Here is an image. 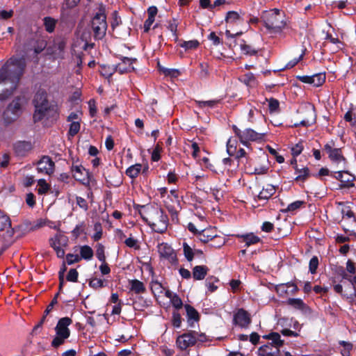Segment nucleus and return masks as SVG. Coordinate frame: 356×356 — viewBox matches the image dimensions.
I'll return each instance as SVG.
<instances>
[{"label": "nucleus", "instance_id": "58", "mask_svg": "<svg viewBox=\"0 0 356 356\" xmlns=\"http://www.w3.org/2000/svg\"><path fill=\"white\" fill-rule=\"evenodd\" d=\"M115 71V67H110L104 66L102 69L101 74L105 77L111 76L113 72Z\"/></svg>", "mask_w": 356, "mask_h": 356}, {"label": "nucleus", "instance_id": "39", "mask_svg": "<svg viewBox=\"0 0 356 356\" xmlns=\"http://www.w3.org/2000/svg\"><path fill=\"white\" fill-rule=\"evenodd\" d=\"M296 173L298 174V175L296 178V180L304 181L309 176V170L307 168H303L299 169L296 167Z\"/></svg>", "mask_w": 356, "mask_h": 356}, {"label": "nucleus", "instance_id": "21", "mask_svg": "<svg viewBox=\"0 0 356 356\" xmlns=\"http://www.w3.org/2000/svg\"><path fill=\"white\" fill-rule=\"evenodd\" d=\"M216 237V232L212 229H206L197 232V238L202 243H208Z\"/></svg>", "mask_w": 356, "mask_h": 356}, {"label": "nucleus", "instance_id": "29", "mask_svg": "<svg viewBox=\"0 0 356 356\" xmlns=\"http://www.w3.org/2000/svg\"><path fill=\"white\" fill-rule=\"evenodd\" d=\"M307 108L309 112V118H307L300 122V124L303 126H309L312 124L315 120V109L314 107L310 104L307 106Z\"/></svg>", "mask_w": 356, "mask_h": 356}, {"label": "nucleus", "instance_id": "16", "mask_svg": "<svg viewBox=\"0 0 356 356\" xmlns=\"http://www.w3.org/2000/svg\"><path fill=\"white\" fill-rule=\"evenodd\" d=\"M72 175L77 181L84 182L88 180V172L81 165L73 164L72 166Z\"/></svg>", "mask_w": 356, "mask_h": 356}, {"label": "nucleus", "instance_id": "36", "mask_svg": "<svg viewBox=\"0 0 356 356\" xmlns=\"http://www.w3.org/2000/svg\"><path fill=\"white\" fill-rule=\"evenodd\" d=\"M287 303L295 309L303 310L305 308V303L300 298H289Z\"/></svg>", "mask_w": 356, "mask_h": 356}, {"label": "nucleus", "instance_id": "47", "mask_svg": "<svg viewBox=\"0 0 356 356\" xmlns=\"http://www.w3.org/2000/svg\"><path fill=\"white\" fill-rule=\"evenodd\" d=\"M339 344L343 346V348L341 350V355H349L350 352L353 349V344L344 341H340Z\"/></svg>", "mask_w": 356, "mask_h": 356}, {"label": "nucleus", "instance_id": "43", "mask_svg": "<svg viewBox=\"0 0 356 356\" xmlns=\"http://www.w3.org/2000/svg\"><path fill=\"white\" fill-rule=\"evenodd\" d=\"M38 191L39 194H44L49 189V185L43 179H39L38 182Z\"/></svg>", "mask_w": 356, "mask_h": 356}, {"label": "nucleus", "instance_id": "57", "mask_svg": "<svg viewBox=\"0 0 356 356\" xmlns=\"http://www.w3.org/2000/svg\"><path fill=\"white\" fill-rule=\"evenodd\" d=\"M218 101L216 100H209V101H198L197 104L200 108H204L206 106L213 108L216 104Z\"/></svg>", "mask_w": 356, "mask_h": 356}, {"label": "nucleus", "instance_id": "34", "mask_svg": "<svg viewBox=\"0 0 356 356\" xmlns=\"http://www.w3.org/2000/svg\"><path fill=\"white\" fill-rule=\"evenodd\" d=\"M142 165L140 164H135L127 168L126 175L131 178H136L141 170Z\"/></svg>", "mask_w": 356, "mask_h": 356}, {"label": "nucleus", "instance_id": "30", "mask_svg": "<svg viewBox=\"0 0 356 356\" xmlns=\"http://www.w3.org/2000/svg\"><path fill=\"white\" fill-rule=\"evenodd\" d=\"M131 285V290L136 293H140L145 291V287L143 283L138 280H133L129 281Z\"/></svg>", "mask_w": 356, "mask_h": 356}, {"label": "nucleus", "instance_id": "14", "mask_svg": "<svg viewBox=\"0 0 356 356\" xmlns=\"http://www.w3.org/2000/svg\"><path fill=\"white\" fill-rule=\"evenodd\" d=\"M324 150L328 154L330 159L332 162L339 163L345 161L344 157L341 154V149L334 147V144H326L324 146Z\"/></svg>", "mask_w": 356, "mask_h": 356}, {"label": "nucleus", "instance_id": "63", "mask_svg": "<svg viewBox=\"0 0 356 356\" xmlns=\"http://www.w3.org/2000/svg\"><path fill=\"white\" fill-rule=\"evenodd\" d=\"M303 54L304 53H302L298 58H294L289 61L285 66V68L290 69L297 65V63L302 58Z\"/></svg>", "mask_w": 356, "mask_h": 356}, {"label": "nucleus", "instance_id": "7", "mask_svg": "<svg viewBox=\"0 0 356 356\" xmlns=\"http://www.w3.org/2000/svg\"><path fill=\"white\" fill-rule=\"evenodd\" d=\"M23 99L22 97H16L8 106L3 113V120L5 124H9L15 122L22 113V106Z\"/></svg>", "mask_w": 356, "mask_h": 356}, {"label": "nucleus", "instance_id": "48", "mask_svg": "<svg viewBox=\"0 0 356 356\" xmlns=\"http://www.w3.org/2000/svg\"><path fill=\"white\" fill-rule=\"evenodd\" d=\"M199 45V42L197 40H190V41H186V42H184L181 46L184 48H185L186 49H195L198 47Z\"/></svg>", "mask_w": 356, "mask_h": 356}, {"label": "nucleus", "instance_id": "54", "mask_svg": "<svg viewBox=\"0 0 356 356\" xmlns=\"http://www.w3.org/2000/svg\"><path fill=\"white\" fill-rule=\"evenodd\" d=\"M79 273L76 269H70L67 275V280L70 282H75L77 281Z\"/></svg>", "mask_w": 356, "mask_h": 356}, {"label": "nucleus", "instance_id": "3", "mask_svg": "<svg viewBox=\"0 0 356 356\" xmlns=\"http://www.w3.org/2000/svg\"><path fill=\"white\" fill-rule=\"evenodd\" d=\"M143 219L147 222L151 228L156 232L163 233L168 227V217L163 211L158 208L147 209L143 213Z\"/></svg>", "mask_w": 356, "mask_h": 356}, {"label": "nucleus", "instance_id": "50", "mask_svg": "<svg viewBox=\"0 0 356 356\" xmlns=\"http://www.w3.org/2000/svg\"><path fill=\"white\" fill-rule=\"evenodd\" d=\"M318 266V259L317 257H313L309 261V271L311 273L314 274Z\"/></svg>", "mask_w": 356, "mask_h": 356}, {"label": "nucleus", "instance_id": "44", "mask_svg": "<svg viewBox=\"0 0 356 356\" xmlns=\"http://www.w3.org/2000/svg\"><path fill=\"white\" fill-rule=\"evenodd\" d=\"M96 257L102 262H104L106 261L104 246L102 243H98L97 245Z\"/></svg>", "mask_w": 356, "mask_h": 356}, {"label": "nucleus", "instance_id": "17", "mask_svg": "<svg viewBox=\"0 0 356 356\" xmlns=\"http://www.w3.org/2000/svg\"><path fill=\"white\" fill-rule=\"evenodd\" d=\"M136 61V59H131L129 58L124 57L122 59L121 62L115 66V71L120 74H124L134 70L133 63Z\"/></svg>", "mask_w": 356, "mask_h": 356}, {"label": "nucleus", "instance_id": "33", "mask_svg": "<svg viewBox=\"0 0 356 356\" xmlns=\"http://www.w3.org/2000/svg\"><path fill=\"white\" fill-rule=\"evenodd\" d=\"M43 22L45 30L49 33H52L54 31L57 21L51 17H45Z\"/></svg>", "mask_w": 356, "mask_h": 356}, {"label": "nucleus", "instance_id": "62", "mask_svg": "<svg viewBox=\"0 0 356 356\" xmlns=\"http://www.w3.org/2000/svg\"><path fill=\"white\" fill-rule=\"evenodd\" d=\"M269 110L270 112L275 111L279 107V102L275 99H270L268 102Z\"/></svg>", "mask_w": 356, "mask_h": 356}, {"label": "nucleus", "instance_id": "51", "mask_svg": "<svg viewBox=\"0 0 356 356\" xmlns=\"http://www.w3.org/2000/svg\"><path fill=\"white\" fill-rule=\"evenodd\" d=\"M172 323L174 327H179L181 324V315L177 312L172 313Z\"/></svg>", "mask_w": 356, "mask_h": 356}, {"label": "nucleus", "instance_id": "20", "mask_svg": "<svg viewBox=\"0 0 356 356\" xmlns=\"http://www.w3.org/2000/svg\"><path fill=\"white\" fill-rule=\"evenodd\" d=\"M235 323L241 326H247L250 323L248 314L243 309H239L234 316Z\"/></svg>", "mask_w": 356, "mask_h": 356}, {"label": "nucleus", "instance_id": "1", "mask_svg": "<svg viewBox=\"0 0 356 356\" xmlns=\"http://www.w3.org/2000/svg\"><path fill=\"white\" fill-rule=\"evenodd\" d=\"M24 63L22 59L11 58L0 69V100L10 96L16 88L23 74Z\"/></svg>", "mask_w": 356, "mask_h": 356}, {"label": "nucleus", "instance_id": "35", "mask_svg": "<svg viewBox=\"0 0 356 356\" xmlns=\"http://www.w3.org/2000/svg\"><path fill=\"white\" fill-rule=\"evenodd\" d=\"M304 204L303 201L297 200L295 201L286 206V208H284L282 209V212L286 213V212H293L296 211L297 209H300V207Z\"/></svg>", "mask_w": 356, "mask_h": 356}, {"label": "nucleus", "instance_id": "6", "mask_svg": "<svg viewBox=\"0 0 356 356\" xmlns=\"http://www.w3.org/2000/svg\"><path fill=\"white\" fill-rule=\"evenodd\" d=\"M232 129L240 142L246 146L249 151L251 150L250 141H261L264 137V134L256 132L252 129H245L241 131L236 125H233Z\"/></svg>", "mask_w": 356, "mask_h": 356}, {"label": "nucleus", "instance_id": "49", "mask_svg": "<svg viewBox=\"0 0 356 356\" xmlns=\"http://www.w3.org/2000/svg\"><path fill=\"white\" fill-rule=\"evenodd\" d=\"M80 130V124L79 122H72L70 124L69 134L72 136H75Z\"/></svg>", "mask_w": 356, "mask_h": 356}, {"label": "nucleus", "instance_id": "52", "mask_svg": "<svg viewBox=\"0 0 356 356\" xmlns=\"http://www.w3.org/2000/svg\"><path fill=\"white\" fill-rule=\"evenodd\" d=\"M81 260V257L78 254H67L66 255V262L68 265L77 263Z\"/></svg>", "mask_w": 356, "mask_h": 356}, {"label": "nucleus", "instance_id": "40", "mask_svg": "<svg viewBox=\"0 0 356 356\" xmlns=\"http://www.w3.org/2000/svg\"><path fill=\"white\" fill-rule=\"evenodd\" d=\"M236 158L237 159H241L243 158L246 159V164L252 165V159L248 156L249 152L243 148H240L236 152Z\"/></svg>", "mask_w": 356, "mask_h": 356}, {"label": "nucleus", "instance_id": "60", "mask_svg": "<svg viewBox=\"0 0 356 356\" xmlns=\"http://www.w3.org/2000/svg\"><path fill=\"white\" fill-rule=\"evenodd\" d=\"M208 38L216 46L219 45L222 42L221 39L218 36H217L214 32H211L209 35Z\"/></svg>", "mask_w": 356, "mask_h": 356}, {"label": "nucleus", "instance_id": "61", "mask_svg": "<svg viewBox=\"0 0 356 356\" xmlns=\"http://www.w3.org/2000/svg\"><path fill=\"white\" fill-rule=\"evenodd\" d=\"M268 168L266 165H263L259 167L254 166L253 170V173L257 175H263L266 173Z\"/></svg>", "mask_w": 356, "mask_h": 356}, {"label": "nucleus", "instance_id": "26", "mask_svg": "<svg viewBox=\"0 0 356 356\" xmlns=\"http://www.w3.org/2000/svg\"><path fill=\"white\" fill-rule=\"evenodd\" d=\"M225 21L227 24H237L242 22V19L237 12L229 11L227 14Z\"/></svg>", "mask_w": 356, "mask_h": 356}, {"label": "nucleus", "instance_id": "37", "mask_svg": "<svg viewBox=\"0 0 356 356\" xmlns=\"http://www.w3.org/2000/svg\"><path fill=\"white\" fill-rule=\"evenodd\" d=\"M56 303H57V299H56V297H55L52 300L51 303L47 306V309H46V310L44 312L45 315L42 317V318L41 319L40 323L34 327V329H33L34 330H36L38 328L41 327L42 324L44 321V319L46 318V315H47L50 312V311L53 309L54 305L56 304Z\"/></svg>", "mask_w": 356, "mask_h": 356}, {"label": "nucleus", "instance_id": "23", "mask_svg": "<svg viewBox=\"0 0 356 356\" xmlns=\"http://www.w3.org/2000/svg\"><path fill=\"white\" fill-rule=\"evenodd\" d=\"M188 323L189 325H192L194 321H198L200 319V316L197 310L189 305H186L185 306Z\"/></svg>", "mask_w": 356, "mask_h": 356}, {"label": "nucleus", "instance_id": "32", "mask_svg": "<svg viewBox=\"0 0 356 356\" xmlns=\"http://www.w3.org/2000/svg\"><path fill=\"white\" fill-rule=\"evenodd\" d=\"M166 296L170 298V302L175 308L180 309L182 307V301L177 294H173L170 291H167Z\"/></svg>", "mask_w": 356, "mask_h": 356}, {"label": "nucleus", "instance_id": "10", "mask_svg": "<svg viewBox=\"0 0 356 356\" xmlns=\"http://www.w3.org/2000/svg\"><path fill=\"white\" fill-rule=\"evenodd\" d=\"M66 43L63 39H56L47 48L48 54L51 55L54 58H62Z\"/></svg>", "mask_w": 356, "mask_h": 356}, {"label": "nucleus", "instance_id": "19", "mask_svg": "<svg viewBox=\"0 0 356 356\" xmlns=\"http://www.w3.org/2000/svg\"><path fill=\"white\" fill-rule=\"evenodd\" d=\"M0 231H5L8 236H11L13 232L9 217L2 211H0Z\"/></svg>", "mask_w": 356, "mask_h": 356}, {"label": "nucleus", "instance_id": "53", "mask_svg": "<svg viewBox=\"0 0 356 356\" xmlns=\"http://www.w3.org/2000/svg\"><path fill=\"white\" fill-rule=\"evenodd\" d=\"M80 0H65L62 7V12L64 13L65 8H72L77 6Z\"/></svg>", "mask_w": 356, "mask_h": 356}, {"label": "nucleus", "instance_id": "38", "mask_svg": "<svg viewBox=\"0 0 356 356\" xmlns=\"http://www.w3.org/2000/svg\"><path fill=\"white\" fill-rule=\"evenodd\" d=\"M183 250L185 257L188 261H191L194 257V251L193 249L186 243L183 244Z\"/></svg>", "mask_w": 356, "mask_h": 356}, {"label": "nucleus", "instance_id": "64", "mask_svg": "<svg viewBox=\"0 0 356 356\" xmlns=\"http://www.w3.org/2000/svg\"><path fill=\"white\" fill-rule=\"evenodd\" d=\"M303 149L302 145L300 144H297L296 146H294L292 149V154L294 156H298L301 154L302 151Z\"/></svg>", "mask_w": 356, "mask_h": 356}, {"label": "nucleus", "instance_id": "27", "mask_svg": "<svg viewBox=\"0 0 356 356\" xmlns=\"http://www.w3.org/2000/svg\"><path fill=\"white\" fill-rule=\"evenodd\" d=\"M67 237L60 233L56 234L54 238L50 239V245L52 248L54 243L58 247H64L67 245Z\"/></svg>", "mask_w": 356, "mask_h": 356}, {"label": "nucleus", "instance_id": "25", "mask_svg": "<svg viewBox=\"0 0 356 356\" xmlns=\"http://www.w3.org/2000/svg\"><path fill=\"white\" fill-rule=\"evenodd\" d=\"M208 270L206 266H196L193 269V277L195 280H202L206 277Z\"/></svg>", "mask_w": 356, "mask_h": 356}, {"label": "nucleus", "instance_id": "13", "mask_svg": "<svg viewBox=\"0 0 356 356\" xmlns=\"http://www.w3.org/2000/svg\"><path fill=\"white\" fill-rule=\"evenodd\" d=\"M37 170L40 173L50 175L54 171V163L50 157L44 156L37 163Z\"/></svg>", "mask_w": 356, "mask_h": 356}, {"label": "nucleus", "instance_id": "55", "mask_svg": "<svg viewBox=\"0 0 356 356\" xmlns=\"http://www.w3.org/2000/svg\"><path fill=\"white\" fill-rule=\"evenodd\" d=\"M90 286L95 289L102 288L104 286V282L99 278H93L90 281Z\"/></svg>", "mask_w": 356, "mask_h": 356}, {"label": "nucleus", "instance_id": "5", "mask_svg": "<svg viewBox=\"0 0 356 356\" xmlns=\"http://www.w3.org/2000/svg\"><path fill=\"white\" fill-rule=\"evenodd\" d=\"M72 323V321L69 317H64L58 321L55 327L56 335L51 342L52 346L58 348L70 337V330L68 326L71 325Z\"/></svg>", "mask_w": 356, "mask_h": 356}, {"label": "nucleus", "instance_id": "31", "mask_svg": "<svg viewBox=\"0 0 356 356\" xmlns=\"http://www.w3.org/2000/svg\"><path fill=\"white\" fill-rule=\"evenodd\" d=\"M81 259L90 260L93 257V250L88 245L81 246L80 248Z\"/></svg>", "mask_w": 356, "mask_h": 356}, {"label": "nucleus", "instance_id": "41", "mask_svg": "<svg viewBox=\"0 0 356 356\" xmlns=\"http://www.w3.org/2000/svg\"><path fill=\"white\" fill-rule=\"evenodd\" d=\"M335 178L341 182H349L351 181L350 175L346 171H338L336 172Z\"/></svg>", "mask_w": 356, "mask_h": 356}, {"label": "nucleus", "instance_id": "12", "mask_svg": "<svg viewBox=\"0 0 356 356\" xmlns=\"http://www.w3.org/2000/svg\"><path fill=\"white\" fill-rule=\"evenodd\" d=\"M275 187L272 184H267L262 187L254 189V194L255 200L267 201L275 193Z\"/></svg>", "mask_w": 356, "mask_h": 356}, {"label": "nucleus", "instance_id": "8", "mask_svg": "<svg viewBox=\"0 0 356 356\" xmlns=\"http://www.w3.org/2000/svg\"><path fill=\"white\" fill-rule=\"evenodd\" d=\"M106 17L104 13L100 12L97 13L92 19L91 26L94 33V38L96 40L102 39L107 30Z\"/></svg>", "mask_w": 356, "mask_h": 356}, {"label": "nucleus", "instance_id": "4", "mask_svg": "<svg viewBox=\"0 0 356 356\" xmlns=\"http://www.w3.org/2000/svg\"><path fill=\"white\" fill-rule=\"evenodd\" d=\"M261 19L266 27L274 33L281 31L286 26L284 12L277 8L263 12Z\"/></svg>", "mask_w": 356, "mask_h": 356}, {"label": "nucleus", "instance_id": "24", "mask_svg": "<svg viewBox=\"0 0 356 356\" xmlns=\"http://www.w3.org/2000/svg\"><path fill=\"white\" fill-rule=\"evenodd\" d=\"M15 152L19 156L25 155L31 149V144L29 142L19 141L15 146Z\"/></svg>", "mask_w": 356, "mask_h": 356}, {"label": "nucleus", "instance_id": "22", "mask_svg": "<svg viewBox=\"0 0 356 356\" xmlns=\"http://www.w3.org/2000/svg\"><path fill=\"white\" fill-rule=\"evenodd\" d=\"M263 337L271 340V342L268 343L272 344L273 346L277 348L278 350H280V348L284 344V341L281 339V337L277 332H271L264 335Z\"/></svg>", "mask_w": 356, "mask_h": 356}, {"label": "nucleus", "instance_id": "59", "mask_svg": "<svg viewBox=\"0 0 356 356\" xmlns=\"http://www.w3.org/2000/svg\"><path fill=\"white\" fill-rule=\"evenodd\" d=\"M341 213L343 218H353L355 220L354 213L349 207H344L341 210Z\"/></svg>", "mask_w": 356, "mask_h": 356}, {"label": "nucleus", "instance_id": "45", "mask_svg": "<svg viewBox=\"0 0 356 356\" xmlns=\"http://www.w3.org/2000/svg\"><path fill=\"white\" fill-rule=\"evenodd\" d=\"M227 152L229 156H233L236 152V141L231 138L227 143Z\"/></svg>", "mask_w": 356, "mask_h": 356}, {"label": "nucleus", "instance_id": "28", "mask_svg": "<svg viewBox=\"0 0 356 356\" xmlns=\"http://www.w3.org/2000/svg\"><path fill=\"white\" fill-rule=\"evenodd\" d=\"M237 237L242 238V241L245 243L247 247L252 244H256L259 241V238L253 234L237 235Z\"/></svg>", "mask_w": 356, "mask_h": 356}, {"label": "nucleus", "instance_id": "56", "mask_svg": "<svg viewBox=\"0 0 356 356\" xmlns=\"http://www.w3.org/2000/svg\"><path fill=\"white\" fill-rule=\"evenodd\" d=\"M124 243L129 248H133L135 249L139 248L138 241L133 237H129L128 238L125 239Z\"/></svg>", "mask_w": 356, "mask_h": 356}, {"label": "nucleus", "instance_id": "46", "mask_svg": "<svg viewBox=\"0 0 356 356\" xmlns=\"http://www.w3.org/2000/svg\"><path fill=\"white\" fill-rule=\"evenodd\" d=\"M177 26H178V22L177 20L175 18L172 19H170L168 22V29L170 31L173 35L177 37Z\"/></svg>", "mask_w": 356, "mask_h": 356}, {"label": "nucleus", "instance_id": "2", "mask_svg": "<svg viewBox=\"0 0 356 356\" xmlns=\"http://www.w3.org/2000/svg\"><path fill=\"white\" fill-rule=\"evenodd\" d=\"M35 113L33 119L35 122L40 121L44 118H49L56 115V110L47 100V94L43 90H39L34 98Z\"/></svg>", "mask_w": 356, "mask_h": 356}, {"label": "nucleus", "instance_id": "42", "mask_svg": "<svg viewBox=\"0 0 356 356\" xmlns=\"http://www.w3.org/2000/svg\"><path fill=\"white\" fill-rule=\"evenodd\" d=\"M240 49L244 54L250 56L254 55L257 52L251 46L245 44V42H242L240 44Z\"/></svg>", "mask_w": 356, "mask_h": 356}, {"label": "nucleus", "instance_id": "11", "mask_svg": "<svg viewBox=\"0 0 356 356\" xmlns=\"http://www.w3.org/2000/svg\"><path fill=\"white\" fill-rule=\"evenodd\" d=\"M157 248L161 257L167 259L170 264H175L177 261L176 253L168 243H159Z\"/></svg>", "mask_w": 356, "mask_h": 356}, {"label": "nucleus", "instance_id": "18", "mask_svg": "<svg viewBox=\"0 0 356 356\" xmlns=\"http://www.w3.org/2000/svg\"><path fill=\"white\" fill-rule=\"evenodd\" d=\"M258 354L260 356H279L280 350L268 343L258 349Z\"/></svg>", "mask_w": 356, "mask_h": 356}, {"label": "nucleus", "instance_id": "9", "mask_svg": "<svg viewBox=\"0 0 356 356\" xmlns=\"http://www.w3.org/2000/svg\"><path fill=\"white\" fill-rule=\"evenodd\" d=\"M197 332L193 331L179 336L176 341L177 347L184 350L194 346L197 341Z\"/></svg>", "mask_w": 356, "mask_h": 356}, {"label": "nucleus", "instance_id": "15", "mask_svg": "<svg viewBox=\"0 0 356 356\" xmlns=\"http://www.w3.org/2000/svg\"><path fill=\"white\" fill-rule=\"evenodd\" d=\"M299 79L303 83H310L318 87L325 82V74L323 73H318L312 76H302Z\"/></svg>", "mask_w": 356, "mask_h": 356}]
</instances>
